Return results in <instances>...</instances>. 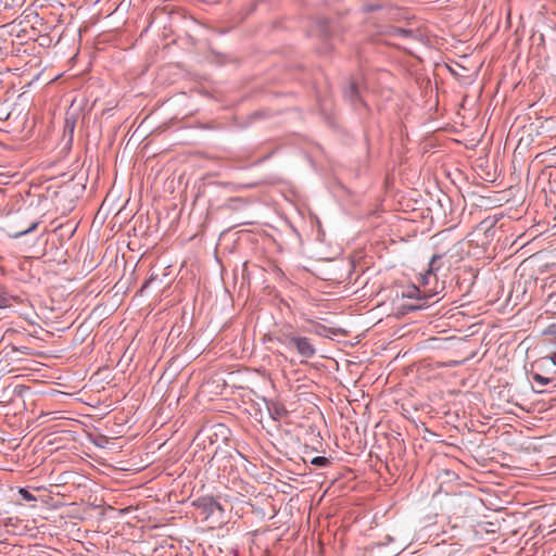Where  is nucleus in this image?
I'll return each instance as SVG.
<instances>
[{"instance_id":"nucleus-6","label":"nucleus","mask_w":556,"mask_h":556,"mask_svg":"<svg viewBox=\"0 0 556 556\" xmlns=\"http://www.w3.org/2000/svg\"><path fill=\"white\" fill-rule=\"evenodd\" d=\"M11 298L9 296L8 292L0 287V308H5L10 306Z\"/></svg>"},{"instance_id":"nucleus-8","label":"nucleus","mask_w":556,"mask_h":556,"mask_svg":"<svg viewBox=\"0 0 556 556\" xmlns=\"http://www.w3.org/2000/svg\"><path fill=\"white\" fill-rule=\"evenodd\" d=\"M311 464L317 467H326L330 464V460L324 456H316L311 460Z\"/></svg>"},{"instance_id":"nucleus-11","label":"nucleus","mask_w":556,"mask_h":556,"mask_svg":"<svg viewBox=\"0 0 556 556\" xmlns=\"http://www.w3.org/2000/svg\"><path fill=\"white\" fill-rule=\"evenodd\" d=\"M543 334L556 336V323L548 325L543 330Z\"/></svg>"},{"instance_id":"nucleus-14","label":"nucleus","mask_w":556,"mask_h":556,"mask_svg":"<svg viewBox=\"0 0 556 556\" xmlns=\"http://www.w3.org/2000/svg\"><path fill=\"white\" fill-rule=\"evenodd\" d=\"M11 520H12L11 518H5V519L2 520V525L4 527H7V526H9L11 523Z\"/></svg>"},{"instance_id":"nucleus-4","label":"nucleus","mask_w":556,"mask_h":556,"mask_svg":"<svg viewBox=\"0 0 556 556\" xmlns=\"http://www.w3.org/2000/svg\"><path fill=\"white\" fill-rule=\"evenodd\" d=\"M38 225H39V222L34 220L26 228H24L22 230H11L9 236L13 239H17L22 236L33 232L38 227Z\"/></svg>"},{"instance_id":"nucleus-1","label":"nucleus","mask_w":556,"mask_h":556,"mask_svg":"<svg viewBox=\"0 0 556 556\" xmlns=\"http://www.w3.org/2000/svg\"><path fill=\"white\" fill-rule=\"evenodd\" d=\"M269 342L280 344L288 352H295L303 359H311L316 355V348L307 337L298 334L291 325H283L268 337Z\"/></svg>"},{"instance_id":"nucleus-5","label":"nucleus","mask_w":556,"mask_h":556,"mask_svg":"<svg viewBox=\"0 0 556 556\" xmlns=\"http://www.w3.org/2000/svg\"><path fill=\"white\" fill-rule=\"evenodd\" d=\"M437 293H432V294H427L426 291H420L418 288H413V290H410L408 293H407V296L408 298H417V299H420V300H425V299H429V298H432Z\"/></svg>"},{"instance_id":"nucleus-2","label":"nucleus","mask_w":556,"mask_h":556,"mask_svg":"<svg viewBox=\"0 0 556 556\" xmlns=\"http://www.w3.org/2000/svg\"><path fill=\"white\" fill-rule=\"evenodd\" d=\"M197 506L203 509L207 516L214 515L216 511H223L222 505L212 496L201 497L197 501Z\"/></svg>"},{"instance_id":"nucleus-12","label":"nucleus","mask_w":556,"mask_h":556,"mask_svg":"<svg viewBox=\"0 0 556 556\" xmlns=\"http://www.w3.org/2000/svg\"><path fill=\"white\" fill-rule=\"evenodd\" d=\"M346 97H349L350 99L356 97L357 94V89H356V86L354 84H352L349 89L346 90L345 92Z\"/></svg>"},{"instance_id":"nucleus-3","label":"nucleus","mask_w":556,"mask_h":556,"mask_svg":"<svg viewBox=\"0 0 556 556\" xmlns=\"http://www.w3.org/2000/svg\"><path fill=\"white\" fill-rule=\"evenodd\" d=\"M441 255H433L429 262V269L426 274L421 275L422 285H428L431 276L440 268Z\"/></svg>"},{"instance_id":"nucleus-10","label":"nucleus","mask_w":556,"mask_h":556,"mask_svg":"<svg viewBox=\"0 0 556 556\" xmlns=\"http://www.w3.org/2000/svg\"><path fill=\"white\" fill-rule=\"evenodd\" d=\"M18 492L25 501H27V502L36 501V497L30 492H28L26 489L21 488Z\"/></svg>"},{"instance_id":"nucleus-13","label":"nucleus","mask_w":556,"mask_h":556,"mask_svg":"<svg viewBox=\"0 0 556 556\" xmlns=\"http://www.w3.org/2000/svg\"><path fill=\"white\" fill-rule=\"evenodd\" d=\"M542 362L546 363L549 362L556 367V353L552 354L551 356H546L542 358Z\"/></svg>"},{"instance_id":"nucleus-7","label":"nucleus","mask_w":556,"mask_h":556,"mask_svg":"<svg viewBox=\"0 0 556 556\" xmlns=\"http://www.w3.org/2000/svg\"><path fill=\"white\" fill-rule=\"evenodd\" d=\"M394 36L403 37V38H413L415 37L413 30L405 29V28H394L393 30Z\"/></svg>"},{"instance_id":"nucleus-9","label":"nucleus","mask_w":556,"mask_h":556,"mask_svg":"<svg viewBox=\"0 0 556 556\" xmlns=\"http://www.w3.org/2000/svg\"><path fill=\"white\" fill-rule=\"evenodd\" d=\"M532 379L542 387L547 386L551 382L548 378L543 377L542 375L536 372L532 375Z\"/></svg>"}]
</instances>
